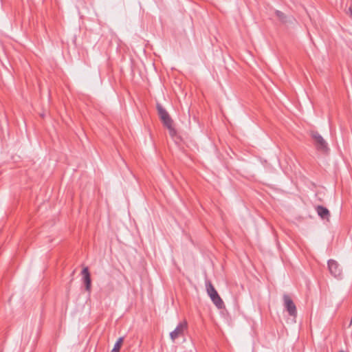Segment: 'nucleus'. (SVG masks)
I'll return each mask as SVG.
<instances>
[{
	"mask_svg": "<svg viewBox=\"0 0 352 352\" xmlns=\"http://www.w3.org/2000/svg\"><path fill=\"white\" fill-rule=\"evenodd\" d=\"M82 275V281L85 287V290L88 292H91V275L89 272L88 267H84L81 272Z\"/></svg>",
	"mask_w": 352,
	"mask_h": 352,
	"instance_id": "obj_7",
	"label": "nucleus"
},
{
	"mask_svg": "<svg viewBox=\"0 0 352 352\" xmlns=\"http://www.w3.org/2000/svg\"><path fill=\"white\" fill-rule=\"evenodd\" d=\"M328 268L330 273L336 278H339L342 274V270L337 261L333 259L328 261Z\"/></svg>",
	"mask_w": 352,
	"mask_h": 352,
	"instance_id": "obj_6",
	"label": "nucleus"
},
{
	"mask_svg": "<svg viewBox=\"0 0 352 352\" xmlns=\"http://www.w3.org/2000/svg\"><path fill=\"white\" fill-rule=\"evenodd\" d=\"M311 136L314 141V145L316 149L322 153H328L329 148L327 142L317 131H311Z\"/></svg>",
	"mask_w": 352,
	"mask_h": 352,
	"instance_id": "obj_2",
	"label": "nucleus"
},
{
	"mask_svg": "<svg viewBox=\"0 0 352 352\" xmlns=\"http://www.w3.org/2000/svg\"><path fill=\"white\" fill-rule=\"evenodd\" d=\"M275 14L276 17L279 19V21L285 24L287 23H292L294 19L292 16H287L283 12L280 10H276Z\"/></svg>",
	"mask_w": 352,
	"mask_h": 352,
	"instance_id": "obj_9",
	"label": "nucleus"
},
{
	"mask_svg": "<svg viewBox=\"0 0 352 352\" xmlns=\"http://www.w3.org/2000/svg\"><path fill=\"white\" fill-rule=\"evenodd\" d=\"M316 210L318 214L322 219H326V220L329 221V217H330V212L327 208H325L322 206H318L316 207Z\"/></svg>",
	"mask_w": 352,
	"mask_h": 352,
	"instance_id": "obj_8",
	"label": "nucleus"
},
{
	"mask_svg": "<svg viewBox=\"0 0 352 352\" xmlns=\"http://www.w3.org/2000/svg\"><path fill=\"white\" fill-rule=\"evenodd\" d=\"M122 342H123V338L121 337V338H118V340H117L116 344H118V345L121 346L122 344Z\"/></svg>",
	"mask_w": 352,
	"mask_h": 352,
	"instance_id": "obj_11",
	"label": "nucleus"
},
{
	"mask_svg": "<svg viewBox=\"0 0 352 352\" xmlns=\"http://www.w3.org/2000/svg\"><path fill=\"white\" fill-rule=\"evenodd\" d=\"M284 306L291 316H296L297 310L292 299L287 295H283Z\"/></svg>",
	"mask_w": 352,
	"mask_h": 352,
	"instance_id": "obj_4",
	"label": "nucleus"
},
{
	"mask_svg": "<svg viewBox=\"0 0 352 352\" xmlns=\"http://www.w3.org/2000/svg\"><path fill=\"white\" fill-rule=\"evenodd\" d=\"M206 287L207 289V292L210 297L212 302L216 305L218 309H222L224 307V303L218 294L217 290L212 285L210 281H206Z\"/></svg>",
	"mask_w": 352,
	"mask_h": 352,
	"instance_id": "obj_3",
	"label": "nucleus"
},
{
	"mask_svg": "<svg viewBox=\"0 0 352 352\" xmlns=\"http://www.w3.org/2000/svg\"><path fill=\"white\" fill-rule=\"evenodd\" d=\"M121 346L118 345V344H115L111 352H119L120 350Z\"/></svg>",
	"mask_w": 352,
	"mask_h": 352,
	"instance_id": "obj_10",
	"label": "nucleus"
},
{
	"mask_svg": "<svg viewBox=\"0 0 352 352\" xmlns=\"http://www.w3.org/2000/svg\"><path fill=\"white\" fill-rule=\"evenodd\" d=\"M156 108L157 110V113L160 120L162 121L164 127H166L168 131L169 134L173 137L176 135V130L173 126V120L171 118L168 112L159 103L156 104Z\"/></svg>",
	"mask_w": 352,
	"mask_h": 352,
	"instance_id": "obj_1",
	"label": "nucleus"
},
{
	"mask_svg": "<svg viewBox=\"0 0 352 352\" xmlns=\"http://www.w3.org/2000/svg\"><path fill=\"white\" fill-rule=\"evenodd\" d=\"M188 324L186 320L180 322L174 331L170 332V336L173 340L178 338L180 336H183L184 335L185 331L187 329Z\"/></svg>",
	"mask_w": 352,
	"mask_h": 352,
	"instance_id": "obj_5",
	"label": "nucleus"
},
{
	"mask_svg": "<svg viewBox=\"0 0 352 352\" xmlns=\"http://www.w3.org/2000/svg\"><path fill=\"white\" fill-rule=\"evenodd\" d=\"M349 14L350 16L352 17V7H350L349 8Z\"/></svg>",
	"mask_w": 352,
	"mask_h": 352,
	"instance_id": "obj_12",
	"label": "nucleus"
}]
</instances>
